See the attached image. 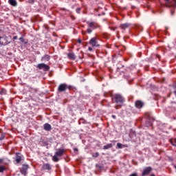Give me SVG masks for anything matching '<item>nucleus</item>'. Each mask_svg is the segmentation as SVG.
Returning <instances> with one entry per match:
<instances>
[{"label": "nucleus", "instance_id": "obj_2", "mask_svg": "<svg viewBox=\"0 0 176 176\" xmlns=\"http://www.w3.org/2000/svg\"><path fill=\"white\" fill-rule=\"evenodd\" d=\"M112 100L116 104H123L125 99L120 94H116L112 97Z\"/></svg>", "mask_w": 176, "mask_h": 176}, {"label": "nucleus", "instance_id": "obj_43", "mask_svg": "<svg viewBox=\"0 0 176 176\" xmlns=\"http://www.w3.org/2000/svg\"><path fill=\"white\" fill-rule=\"evenodd\" d=\"M74 151H78V148H74Z\"/></svg>", "mask_w": 176, "mask_h": 176}, {"label": "nucleus", "instance_id": "obj_31", "mask_svg": "<svg viewBox=\"0 0 176 176\" xmlns=\"http://www.w3.org/2000/svg\"><path fill=\"white\" fill-rule=\"evenodd\" d=\"M88 50L89 52H93V48H91V47H89Z\"/></svg>", "mask_w": 176, "mask_h": 176}, {"label": "nucleus", "instance_id": "obj_36", "mask_svg": "<svg viewBox=\"0 0 176 176\" xmlns=\"http://www.w3.org/2000/svg\"><path fill=\"white\" fill-rule=\"evenodd\" d=\"M174 13H175L174 11H170V14H171V16H174Z\"/></svg>", "mask_w": 176, "mask_h": 176}, {"label": "nucleus", "instance_id": "obj_41", "mask_svg": "<svg viewBox=\"0 0 176 176\" xmlns=\"http://www.w3.org/2000/svg\"><path fill=\"white\" fill-rule=\"evenodd\" d=\"M98 168L101 169V168H102V166H99Z\"/></svg>", "mask_w": 176, "mask_h": 176}, {"label": "nucleus", "instance_id": "obj_23", "mask_svg": "<svg viewBox=\"0 0 176 176\" xmlns=\"http://www.w3.org/2000/svg\"><path fill=\"white\" fill-rule=\"evenodd\" d=\"M6 168L3 166H0V173H3L4 170H6Z\"/></svg>", "mask_w": 176, "mask_h": 176}, {"label": "nucleus", "instance_id": "obj_22", "mask_svg": "<svg viewBox=\"0 0 176 176\" xmlns=\"http://www.w3.org/2000/svg\"><path fill=\"white\" fill-rule=\"evenodd\" d=\"M91 156L92 157L96 158L100 156V153L99 152L92 153Z\"/></svg>", "mask_w": 176, "mask_h": 176}, {"label": "nucleus", "instance_id": "obj_42", "mask_svg": "<svg viewBox=\"0 0 176 176\" xmlns=\"http://www.w3.org/2000/svg\"><path fill=\"white\" fill-rule=\"evenodd\" d=\"M151 176H155V175L154 174H151Z\"/></svg>", "mask_w": 176, "mask_h": 176}, {"label": "nucleus", "instance_id": "obj_1", "mask_svg": "<svg viewBox=\"0 0 176 176\" xmlns=\"http://www.w3.org/2000/svg\"><path fill=\"white\" fill-rule=\"evenodd\" d=\"M87 34H91L94 30H97V28H100V25L97 22L94 21H87Z\"/></svg>", "mask_w": 176, "mask_h": 176}, {"label": "nucleus", "instance_id": "obj_4", "mask_svg": "<svg viewBox=\"0 0 176 176\" xmlns=\"http://www.w3.org/2000/svg\"><path fill=\"white\" fill-rule=\"evenodd\" d=\"M71 89H72V86L68 85L65 83H62V84L59 85V86L58 87V92L63 93V91H65V90H67V89L69 90Z\"/></svg>", "mask_w": 176, "mask_h": 176}, {"label": "nucleus", "instance_id": "obj_33", "mask_svg": "<svg viewBox=\"0 0 176 176\" xmlns=\"http://www.w3.org/2000/svg\"><path fill=\"white\" fill-rule=\"evenodd\" d=\"M77 42H78V43H82V40H80V38H78L77 40Z\"/></svg>", "mask_w": 176, "mask_h": 176}, {"label": "nucleus", "instance_id": "obj_11", "mask_svg": "<svg viewBox=\"0 0 176 176\" xmlns=\"http://www.w3.org/2000/svg\"><path fill=\"white\" fill-rule=\"evenodd\" d=\"M23 157H24L23 155H21L20 153H16L15 161L16 162L17 164L21 163V161L23 160Z\"/></svg>", "mask_w": 176, "mask_h": 176}, {"label": "nucleus", "instance_id": "obj_44", "mask_svg": "<svg viewBox=\"0 0 176 176\" xmlns=\"http://www.w3.org/2000/svg\"><path fill=\"white\" fill-rule=\"evenodd\" d=\"M174 94L176 95V91H174Z\"/></svg>", "mask_w": 176, "mask_h": 176}, {"label": "nucleus", "instance_id": "obj_40", "mask_svg": "<svg viewBox=\"0 0 176 176\" xmlns=\"http://www.w3.org/2000/svg\"><path fill=\"white\" fill-rule=\"evenodd\" d=\"M157 58H160V55H157Z\"/></svg>", "mask_w": 176, "mask_h": 176}, {"label": "nucleus", "instance_id": "obj_46", "mask_svg": "<svg viewBox=\"0 0 176 176\" xmlns=\"http://www.w3.org/2000/svg\"><path fill=\"white\" fill-rule=\"evenodd\" d=\"M150 126H152V124H150Z\"/></svg>", "mask_w": 176, "mask_h": 176}, {"label": "nucleus", "instance_id": "obj_19", "mask_svg": "<svg viewBox=\"0 0 176 176\" xmlns=\"http://www.w3.org/2000/svg\"><path fill=\"white\" fill-rule=\"evenodd\" d=\"M8 3L11 5V6H16L17 5V1L16 0H8Z\"/></svg>", "mask_w": 176, "mask_h": 176}, {"label": "nucleus", "instance_id": "obj_8", "mask_svg": "<svg viewBox=\"0 0 176 176\" xmlns=\"http://www.w3.org/2000/svg\"><path fill=\"white\" fill-rule=\"evenodd\" d=\"M28 168H30L28 164H23L20 170L21 174L23 175H27V171H28Z\"/></svg>", "mask_w": 176, "mask_h": 176}, {"label": "nucleus", "instance_id": "obj_32", "mask_svg": "<svg viewBox=\"0 0 176 176\" xmlns=\"http://www.w3.org/2000/svg\"><path fill=\"white\" fill-rule=\"evenodd\" d=\"M116 29V28H110V30H111L112 31H115Z\"/></svg>", "mask_w": 176, "mask_h": 176}, {"label": "nucleus", "instance_id": "obj_29", "mask_svg": "<svg viewBox=\"0 0 176 176\" xmlns=\"http://www.w3.org/2000/svg\"><path fill=\"white\" fill-rule=\"evenodd\" d=\"M19 41H21V42L23 43L25 39L23 37L19 38Z\"/></svg>", "mask_w": 176, "mask_h": 176}, {"label": "nucleus", "instance_id": "obj_9", "mask_svg": "<svg viewBox=\"0 0 176 176\" xmlns=\"http://www.w3.org/2000/svg\"><path fill=\"white\" fill-rule=\"evenodd\" d=\"M144 102H142V100H136L135 102V107L138 109H141L142 108L144 107Z\"/></svg>", "mask_w": 176, "mask_h": 176}, {"label": "nucleus", "instance_id": "obj_5", "mask_svg": "<svg viewBox=\"0 0 176 176\" xmlns=\"http://www.w3.org/2000/svg\"><path fill=\"white\" fill-rule=\"evenodd\" d=\"M9 43H10V41L8 36H0V46H6Z\"/></svg>", "mask_w": 176, "mask_h": 176}, {"label": "nucleus", "instance_id": "obj_39", "mask_svg": "<svg viewBox=\"0 0 176 176\" xmlns=\"http://www.w3.org/2000/svg\"><path fill=\"white\" fill-rule=\"evenodd\" d=\"M61 10L67 11V9H65V8H61Z\"/></svg>", "mask_w": 176, "mask_h": 176}, {"label": "nucleus", "instance_id": "obj_16", "mask_svg": "<svg viewBox=\"0 0 176 176\" xmlns=\"http://www.w3.org/2000/svg\"><path fill=\"white\" fill-rule=\"evenodd\" d=\"M67 58L69 60H75V58H76L75 54L72 52L67 54Z\"/></svg>", "mask_w": 176, "mask_h": 176}, {"label": "nucleus", "instance_id": "obj_15", "mask_svg": "<svg viewBox=\"0 0 176 176\" xmlns=\"http://www.w3.org/2000/svg\"><path fill=\"white\" fill-rule=\"evenodd\" d=\"M167 8H173L174 9H175L176 0H173L172 1H170V3H169V4L167 6Z\"/></svg>", "mask_w": 176, "mask_h": 176}, {"label": "nucleus", "instance_id": "obj_6", "mask_svg": "<svg viewBox=\"0 0 176 176\" xmlns=\"http://www.w3.org/2000/svg\"><path fill=\"white\" fill-rule=\"evenodd\" d=\"M36 68L38 69H43L45 72L49 71L50 69V67L45 63H39L37 65Z\"/></svg>", "mask_w": 176, "mask_h": 176}, {"label": "nucleus", "instance_id": "obj_18", "mask_svg": "<svg viewBox=\"0 0 176 176\" xmlns=\"http://www.w3.org/2000/svg\"><path fill=\"white\" fill-rule=\"evenodd\" d=\"M49 60H50V56L47 54L44 55L42 58H41V61H49Z\"/></svg>", "mask_w": 176, "mask_h": 176}, {"label": "nucleus", "instance_id": "obj_12", "mask_svg": "<svg viewBox=\"0 0 176 176\" xmlns=\"http://www.w3.org/2000/svg\"><path fill=\"white\" fill-rule=\"evenodd\" d=\"M42 170H47V171H50V170H52V165H50V164H44L43 166H42Z\"/></svg>", "mask_w": 176, "mask_h": 176}, {"label": "nucleus", "instance_id": "obj_10", "mask_svg": "<svg viewBox=\"0 0 176 176\" xmlns=\"http://www.w3.org/2000/svg\"><path fill=\"white\" fill-rule=\"evenodd\" d=\"M151 171H152V167L148 166L144 169V170L142 173V176L149 175V174H151Z\"/></svg>", "mask_w": 176, "mask_h": 176}, {"label": "nucleus", "instance_id": "obj_37", "mask_svg": "<svg viewBox=\"0 0 176 176\" xmlns=\"http://www.w3.org/2000/svg\"><path fill=\"white\" fill-rule=\"evenodd\" d=\"M32 90V91H35V92H36V91H38V89H31Z\"/></svg>", "mask_w": 176, "mask_h": 176}, {"label": "nucleus", "instance_id": "obj_20", "mask_svg": "<svg viewBox=\"0 0 176 176\" xmlns=\"http://www.w3.org/2000/svg\"><path fill=\"white\" fill-rule=\"evenodd\" d=\"M169 142H170L171 145H173V146H176V138L170 139L169 140Z\"/></svg>", "mask_w": 176, "mask_h": 176}, {"label": "nucleus", "instance_id": "obj_3", "mask_svg": "<svg viewBox=\"0 0 176 176\" xmlns=\"http://www.w3.org/2000/svg\"><path fill=\"white\" fill-rule=\"evenodd\" d=\"M65 153V150L64 148L58 149V151L55 153L54 156L52 157L53 162H55L56 163H57V162L60 160L58 157H61V156H63Z\"/></svg>", "mask_w": 176, "mask_h": 176}, {"label": "nucleus", "instance_id": "obj_35", "mask_svg": "<svg viewBox=\"0 0 176 176\" xmlns=\"http://www.w3.org/2000/svg\"><path fill=\"white\" fill-rule=\"evenodd\" d=\"M17 39V36H14V37H13V41H16Z\"/></svg>", "mask_w": 176, "mask_h": 176}, {"label": "nucleus", "instance_id": "obj_13", "mask_svg": "<svg viewBox=\"0 0 176 176\" xmlns=\"http://www.w3.org/2000/svg\"><path fill=\"white\" fill-rule=\"evenodd\" d=\"M43 129L45 130V131H52V125L49 123H45L43 125Z\"/></svg>", "mask_w": 176, "mask_h": 176}, {"label": "nucleus", "instance_id": "obj_38", "mask_svg": "<svg viewBox=\"0 0 176 176\" xmlns=\"http://www.w3.org/2000/svg\"><path fill=\"white\" fill-rule=\"evenodd\" d=\"M113 119H116V116H112Z\"/></svg>", "mask_w": 176, "mask_h": 176}, {"label": "nucleus", "instance_id": "obj_45", "mask_svg": "<svg viewBox=\"0 0 176 176\" xmlns=\"http://www.w3.org/2000/svg\"><path fill=\"white\" fill-rule=\"evenodd\" d=\"M175 168L176 169V165L174 166Z\"/></svg>", "mask_w": 176, "mask_h": 176}, {"label": "nucleus", "instance_id": "obj_27", "mask_svg": "<svg viewBox=\"0 0 176 176\" xmlns=\"http://www.w3.org/2000/svg\"><path fill=\"white\" fill-rule=\"evenodd\" d=\"M36 0H28L29 3H34Z\"/></svg>", "mask_w": 176, "mask_h": 176}, {"label": "nucleus", "instance_id": "obj_21", "mask_svg": "<svg viewBox=\"0 0 176 176\" xmlns=\"http://www.w3.org/2000/svg\"><path fill=\"white\" fill-rule=\"evenodd\" d=\"M6 89H1V90L0 91V96H6Z\"/></svg>", "mask_w": 176, "mask_h": 176}, {"label": "nucleus", "instance_id": "obj_17", "mask_svg": "<svg viewBox=\"0 0 176 176\" xmlns=\"http://www.w3.org/2000/svg\"><path fill=\"white\" fill-rule=\"evenodd\" d=\"M112 146H113V144H112V143L107 144V145H104L103 146V149H104V151H107V149H111V148H112Z\"/></svg>", "mask_w": 176, "mask_h": 176}, {"label": "nucleus", "instance_id": "obj_28", "mask_svg": "<svg viewBox=\"0 0 176 176\" xmlns=\"http://www.w3.org/2000/svg\"><path fill=\"white\" fill-rule=\"evenodd\" d=\"M165 1L166 3V8H167V6L170 4V0H165Z\"/></svg>", "mask_w": 176, "mask_h": 176}, {"label": "nucleus", "instance_id": "obj_25", "mask_svg": "<svg viewBox=\"0 0 176 176\" xmlns=\"http://www.w3.org/2000/svg\"><path fill=\"white\" fill-rule=\"evenodd\" d=\"M117 146H118V149H122V145L121 143H118Z\"/></svg>", "mask_w": 176, "mask_h": 176}, {"label": "nucleus", "instance_id": "obj_7", "mask_svg": "<svg viewBox=\"0 0 176 176\" xmlns=\"http://www.w3.org/2000/svg\"><path fill=\"white\" fill-rule=\"evenodd\" d=\"M89 45L93 46V47H100V44H98L97 43V37L91 38L89 41Z\"/></svg>", "mask_w": 176, "mask_h": 176}, {"label": "nucleus", "instance_id": "obj_26", "mask_svg": "<svg viewBox=\"0 0 176 176\" xmlns=\"http://www.w3.org/2000/svg\"><path fill=\"white\" fill-rule=\"evenodd\" d=\"M5 140V134H1L0 136V141Z\"/></svg>", "mask_w": 176, "mask_h": 176}, {"label": "nucleus", "instance_id": "obj_24", "mask_svg": "<svg viewBox=\"0 0 176 176\" xmlns=\"http://www.w3.org/2000/svg\"><path fill=\"white\" fill-rule=\"evenodd\" d=\"M80 10H82V8H78L76 9V13H78V14H80Z\"/></svg>", "mask_w": 176, "mask_h": 176}, {"label": "nucleus", "instance_id": "obj_30", "mask_svg": "<svg viewBox=\"0 0 176 176\" xmlns=\"http://www.w3.org/2000/svg\"><path fill=\"white\" fill-rule=\"evenodd\" d=\"M3 163V158H0V164H2Z\"/></svg>", "mask_w": 176, "mask_h": 176}, {"label": "nucleus", "instance_id": "obj_14", "mask_svg": "<svg viewBox=\"0 0 176 176\" xmlns=\"http://www.w3.org/2000/svg\"><path fill=\"white\" fill-rule=\"evenodd\" d=\"M131 25L129 23H122L120 25L121 30H127Z\"/></svg>", "mask_w": 176, "mask_h": 176}, {"label": "nucleus", "instance_id": "obj_34", "mask_svg": "<svg viewBox=\"0 0 176 176\" xmlns=\"http://www.w3.org/2000/svg\"><path fill=\"white\" fill-rule=\"evenodd\" d=\"M71 19H72V20H75V16L74 15H71Z\"/></svg>", "mask_w": 176, "mask_h": 176}]
</instances>
